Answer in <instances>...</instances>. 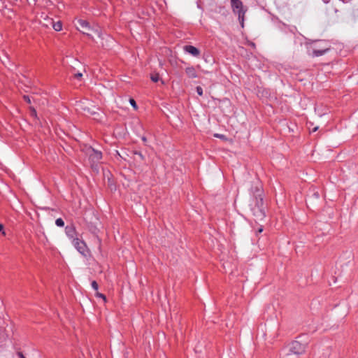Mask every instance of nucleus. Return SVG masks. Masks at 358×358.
Listing matches in <instances>:
<instances>
[{"mask_svg": "<svg viewBox=\"0 0 358 358\" xmlns=\"http://www.w3.org/2000/svg\"><path fill=\"white\" fill-rule=\"evenodd\" d=\"M263 231V227L260 226L258 229L257 230V234L262 233Z\"/></svg>", "mask_w": 358, "mask_h": 358, "instance_id": "a878e982", "label": "nucleus"}, {"mask_svg": "<svg viewBox=\"0 0 358 358\" xmlns=\"http://www.w3.org/2000/svg\"><path fill=\"white\" fill-rule=\"evenodd\" d=\"M23 99H24V100L27 103H31V99H30L29 96H28V95H24V96H23Z\"/></svg>", "mask_w": 358, "mask_h": 358, "instance_id": "412c9836", "label": "nucleus"}, {"mask_svg": "<svg viewBox=\"0 0 358 358\" xmlns=\"http://www.w3.org/2000/svg\"><path fill=\"white\" fill-rule=\"evenodd\" d=\"M3 225L0 224V231L2 232L3 234H5V231H3Z\"/></svg>", "mask_w": 358, "mask_h": 358, "instance_id": "393cba45", "label": "nucleus"}, {"mask_svg": "<svg viewBox=\"0 0 358 358\" xmlns=\"http://www.w3.org/2000/svg\"><path fill=\"white\" fill-rule=\"evenodd\" d=\"M185 73L189 78H196L198 77L196 71L194 66H188L185 69Z\"/></svg>", "mask_w": 358, "mask_h": 358, "instance_id": "1a4fd4ad", "label": "nucleus"}, {"mask_svg": "<svg viewBox=\"0 0 358 358\" xmlns=\"http://www.w3.org/2000/svg\"><path fill=\"white\" fill-rule=\"evenodd\" d=\"M87 154L89 157V161L91 163V166L93 169H96L97 164L101 162L102 159V152L96 150L92 147H90L87 150Z\"/></svg>", "mask_w": 358, "mask_h": 358, "instance_id": "7ed1b4c3", "label": "nucleus"}, {"mask_svg": "<svg viewBox=\"0 0 358 358\" xmlns=\"http://www.w3.org/2000/svg\"><path fill=\"white\" fill-rule=\"evenodd\" d=\"M83 34H86L87 36H88L89 37H91V34H89V33H87V32H84L83 31Z\"/></svg>", "mask_w": 358, "mask_h": 358, "instance_id": "c85d7f7f", "label": "nucleus"}, {"mask_svg": "<svg viewBox=\"0 0 358 358\" xmlns=\"http://www.w3.org/2000/svg\"><path fill=\"white\" fill-rule=\"evenodd\" d=\"M214 136L215 137L220 138H224V136L223 134H215Z\"/></svg>", "mask_w": 358, "mask_h": 358, "instance_id": "b1692460", "label": "nucleus"}, {"mask_svg": "<svg viewBox=\"0 0 358 358\" xmlns=\"http://www.w3.org/2000/svg\"><path fill=\"white\" fill-rule=\"evenodd\" d=\"M50 23L52 26V28L57 31H59L62 30V23L61 21H57V22H54L52 19H50Z\"/></svg>", "mask_w": 358, "mask_h": 358, "instance_id": "f8f14e48", "label": "nucleus"}, {"mask_svg": "<svg viewBox=\"0 0 358 358\" xmlns=\"http://www.w3.org/2000/svg\"><path fill=\"white\" fill-rule=\"evenodd\" d=\"M92 285V287L95 290V291H97L98 289H99V285H98V283L95 281V280H93L91 283Z\"/></svg>", "mask_w": 358, "mask_h": 358, "instance_id": "f3484780", "label": "nucleus"}, {"mask_svg": "<svg viewBox=\"0 0 358 358\" xmlns=\"http://www.w3.org/2000/svg\"><path fill=\"white\" fill-rule=\"evenodd\" d=\"M134 155L138 157L141 160H143L144 159V157L143 155H142V153L141 152H138V151H135L134 152Z\"/></svg>", "mask_w": 358, "mask_h": 358, "instance_id": "dca6fc26", "label": "nucleus"}, {"mask_svg": "<svg viewBox=\"0 0 358 358\" xmlns=\"http://www.w3.org/2000/svg\"><path fill=\"white\" fill-rule=\"evenodd\" d=\"M150 79L154 83H157L159 80V75L158 73L151 74Z\"/></svg>", "mask_w": 358, "mask_h": 358, "instance_id": "4468645a", "label": "nucleus"}, {"mask_svg": "<svg viewBox=\"0 0 358 358\" xmlns=\"http://www.w3.org/2000/svg\"><path fill=\"white\" fill-rule=\"evenodd\" d=\"M72 244L76 248V249L83 255L86 256L85 252L87 249L86 243L79 238H73L72 240Z\"/></svg>", "mask_w": 358, "mask_h": 358, "instance_id": "423d86ee", "label": "nucleus"}, {"mask_svg": "<svg viewBox=\"0 0 358 358\" xmlns=\"http://www.w3.org/2000/svg\"><path fill=\"white\" fill-rule=\"evenodd\" d=\"M287 351L299 357L305 352V345L298 341H294L289 344Z\"/></svg>", "mask_w": 358, "mask_h": 358, "instance_id": "20e7f679", "label": "nucleus"}, {"mask_svg": "<svg viewBox=\"0 0 358 358\" xmlns=\"http://www.w3.org/2000/svg\"><path fill=\"white\" fill-rule=\"evenodd\" d=\"M196 91L197 92V94L199 95V96H202L203 95V89L200 86H197L196 87Z\"/></svg>", "mask_w": 358, "mask_h": 358, "instance_id": "6ab92c4d", "label": "nucleus"}, {"mask_svg": "<svg viewBox=\"0 0 358 358\" xmlns=\"http://www.w3.org/2000/svg\"><path fill=\"white\" fill-rule=\"evenodd\" d=\"M83 77V74L81 73H77L74 74V78L76 79H80Z\"/></svg>", "mask_w": 358, "mask_h": 358, "instance_id": "5701e85b", "label": "nucleus"}, {"mask_svg": "<svg viewBox=\"0 0 358 358\" xmlns=\"http://www.w3.org/2000/svg\"><path fill=\"white\" fill-rule=\"evenodd\" d=\"M129 101H130L131 105L134 108H137L136 103V101H135V100H134V99H130Z\"/></svg>", "mask_w": 358, "mask_h": 358, "instance_id": "4be33fe9", "label": "nucleus"}, {"mask_svg": "<svg viewBox=\"0 0 358 358\" xmlns=\"http://www.w3.org/2000/svg\"><path fill=\"white\" fill-rule=\"evenodd\" d=\"M65 233L69 238L72 240H73V238H76L75 236H76L77 232L73 224L67 225L65 227Z\"/></svg>", "mask_w": 358, "mask_h": 358, "instance_id": "0eeeda50", "label": "nucleus"}, {"mask_svg": "<svg viewBox=\"0 0 358 358\" xmlns=\"http://www.w3.org/2000/svg\"><path fill=\"white\" fill-rule=\"evenodd\" d=\"M183 48L186 52L192 55L194 57H199L200 55V50L193 45H185Z\"/></svg>", "mask_w": 358, "mask_h": 358, "instance_id": "6e6552de", "label": "nucleus"}, {"mask_svg": "<svg viewBox=\"0 0 358 358\" xmlns=\"http://www.w3.org/2000/svg\"><path fill=\"white\" fill-rule=\"evenodd\" d=\"M55 224L57 227H62L64 226V220L62 218H57L55 220Z\"/></svg>", "mask_w": 358, "mask_h": 358, "instance_id": "2eb2a0df", "label": "nucleus"}, {"mask_svg": "<svg viewBox=\"0 0 358 358\" xmlns=\"http://www.w3.org/2000/svg\"><path fill=\"white\" fill-rule=\"evenodd\" d=\"M282 358H299V357L287 350V352L282 356Z\"/></svg>", "mask_w": 358, "mask_h": 358, "instance_id": "ddd939ff", "label": "nucleus"}, {"mask_svg": "<svg viewBox=\"0 0 358 358\" xmlns=\"http://www.w3.org/2000/svg\"><path fill=\"white\" fill-rule=\"evenodd\" d=\"M30 113L32 116L36 117V110L34 108L31 107L30 108Z\"/></svg>", "mask_w": 358, "mask_h": 358, "instance_id": "aec40b11", "label": "nucleus"}, {"mask_svg": "<svg viewBox=\"0 0 358 358\" xmlns=\"http://www.w3.org/2000/svg\"><path fill=\"white\" fill-rule=\"evenodd\" d=\"M250 191L253 196V200L263 199V190L260 182H257L254 185H252Z\"/></svg>", "mask_w": 358, "mask_h": 358, "instance_id": "39448f33", "label": "nucleus"}, {"mask_svg": "<svg viewBox=\"0 0 358 358\" xmlns=\"http://www.w3.org/2000/svg\"><path fill=\"white\" fill-rule=\"evenodd\" d=\"M233 12L238 15V18L242 27H244V17L247 9H244L241 0H230Z\"/></svg>", "mask_w": 358, "mask_h": 358, "instance_id": "f03ea898", "label": "nucleus"}, {"mask_svg": "<svg viewBox=\"0 0 358 358\" xmlns=\"http://www.w3.org/2000/svg\"><path fill=\"white\" fill-rule=\"evenodd\" d=\"M329 50V48H324L322 49H314L313 50V57H320L323 55H324L326 52H327Z\"/></svg>", "mask_w": 358, "mask_h": 358, "instance_id": "9d476101", "label": "nucleus"}, {"mask_svg": "<svg viewBox=\"0 0 358 358\" xmlns=\"http://www.w3.org/2000/svg\"><path fill=\"white\" fill-rule=\"evenodd\" d=\"M95 296L96 297H99V298H101L104 300V301H106V297L104 294H101V293H99V292H96V294H95Z\"/></svg>", "mask_w": 358, "mask_h": 358, "instance_id": "a211bd4d", "label": "nucleus"}, {"mask_svg": "<svg viewBox=\"0 0 358 358\" xmlns=\"http://www.w3.org/2000/svg\"><path fill=\"white\" fill-rule=\"evenodd\" d=\"M317 129H318V127H315V128H313V129L312 131H313V132H315V131H316Z\"/></svg>", "mask_w": 358, "mask_h": 358, "instance_id": "cd10ccee", "label": "nucleus"}, {"mask_svg": "<svg viewBox=\"0 0 358 358\" xmlns=\"http://www.w3.org/2000/svg\"><path fill=\"white\" fill-rule=\"evenodd\" d=\"M77 24H78V26H79L80 27H81L83 29H85L87 30L91 29L89 22L86 20L80 19L78 20Z\"/></svg>", "mask_w": 358, "mask_h": 358, "instance_id": "9b49d317", "label": "nucleus"}, {"mask_svg": "<svg viewBox=\"0 0 358 358\" xmlns=\"http://www.w3.org/2000/svg\"><path fill=\"white\" fill-rule=\"evenodd\" d=\"M17 355L20 357V358H25V357L24 356V355L21 352H19L17 353Z\"/></svg>", "mask_w": 358, "mask_h": 358, "instance_id": "bb28decb", "label": "nucleus"}, {"mask_svg": "<svg viewBox=\"0 0 358 358\" xmlns=\"http://www.w3.org/2000/svg\"><path fill=\"white\" fill-rule=\"evenodd\" d=\"M250 210L256 221H262L266 217L265 207L263 199L252 200L250 203Z\"/></svg>", "mask_w": 358, "mask_h": 358, "instance_id": "f257e3e1", "label": "nucleus"}]
</instances>
